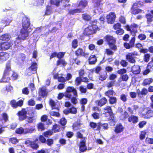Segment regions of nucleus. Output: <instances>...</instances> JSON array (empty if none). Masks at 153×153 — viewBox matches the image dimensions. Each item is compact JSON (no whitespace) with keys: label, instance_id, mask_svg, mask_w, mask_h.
I'll list each match as a JSON object with an SVG mask.
<instances>
[{"label":"nucleus","instance_id":"obj_1","mask_svg":"<svg viewBox=\"0 0 153 153\" xmlns=\"http://www.w3.org/2000/svg\"><path fill=\"white\" fill-rule=\"evenodd\" d=\"M63 97L66 99V100H71V103L74 105L78 102L77 90L74 87H67L64 93H60L58 94L57 98L58 100H61Z\"/></svg>","mask_w":153,"mask_h":153},{"label":"nucleus","instance_id":"obj_2","mask_svg":"<svg viewBox=\"0 0 153 153\" xmlns=\"http://www.w3.org/2000/svg\"><path fill=\"white\" fill-rule=\"evenodd\" d=\"M89 126L94 130L99 131H100L101 130V127L104 130H108L109 128L108 125L106 123L102 124L99 122L97 123L93 122H90L89 123Z\"/></svg>","mask_w":153,"mask_h":153},{"label":"nucleus","instance_id":"obj_3","mask_svg":"<svg viewBox=\"0 0 153 153\" xmlns=\"http://www.w3.org/2000/svg\"><path fill=\"white\" fill-rule=\"evenodd\" d=\"M105 41L107 43L110 48L114 51L117 49V46L115 45L116 43V39L109 35H106L104 38Z\"/></svg>","mask_w":153,"mask_h":153},{"label":"nucleus","instance_id":"obj_4","mask_svg":"<svg viewBox=\"0 0 153 153\" xmlns=\"http://www.w3.org/2000/svg\"><path fill=\"white\" fill-rule=\"evenodd\" d=\"M99 30V27H96L95 25H90L85 29L83 33L85 36H89L95 33L97 30Z\"/></svg>","mask_w":153,"mask_h":153},{"label":"nucleus","instance_id":"obj_5","mask_svg":"<svg viewBox=\"0 0 153 153\" xmlns=\"http://www.w3.org/2000/svg\"><path fill=\"white\" fill-rule=\"evenodd\" d=\"M104 114L106 117L108 116L110 117L109 120H111L112 121L114 122L115 119L114 117V114H113L111 106H107L104 108Z\"/></svg>","mask_w":153,"mask_h":153},{"label":"nucleus","instance_id":"obj_6","mask_svg":"<svg viewBox=\"0 0 153 153\" xmlns=\"http://www.w3.org/2000/svg\"><path fill=\"white\" fill-rule=\"evenodd\" d=\"M138 26L137 25L133 23L131 24L130 26L127 25L125 27L127 30L130 31L131 34H134L133 35V37H135L136 33L137 32V28Z\"/></svg>","mask_w":153,"mask_h":153},{"label":"nucleus","instance_id":"obj_7","mask_svg":"<svg viewBox=\"0 0 153 153\" xmlns=\"http://www.w3.org/2000/svg\"><path fill=\"white\" fill-rule=\"evenodd\" d=\"M29 32L28 29L21 28L20 30V33L18 36V38L20 40L24 41L27 39Z\"/></svg>","mask_w":153,"mask_h":153},{"label":"nucleus","instance_id":"obj_8","mask_svg":"<svg viewBox=\"0 0 153 153\" xmlns=\"http://www.w3.org/2000/svg\"><path fill=\"white\" fill-rule=\"evenodd\" d=\"M138 55L137 52L135 51L132 53H129L126 55V59L130 63H134L136 62L135 57Z\"/></svg>","mask_w":153,"mask_h":153},{"label":"nucleus","instance_id":"obj_9","mask_svg":"<svg viewBox=\"0 0 153 153\" xmlns=\"http://www.w3.org/2000/svg\"><path fill=\"white\" fill-rule=\"evenodd\" d=\"M116 15L114 12H111L107 15L106 19L108 24H114L115 20Z\"/></svg>","mask_w":153,"mask_h":153},{"label":"nucleus","instance_id":"obj_10","mask_svg":"<svg viewBox=\"0 0 153 153\" xmlns=\"http://www.w3.org/2000/svg\"><path fill=\"white\" fill-rule=\"evenodd\" d=\"M27 114V111L25 108H22L20 111H19L16 115L18 117L19 120L22 121L26 119Z\"/></svg>","mask_w":153,"mask_h":153},{"label":"nucleus","instance_id":"obj_11","mask_svg":"<svg viewBox=\"0 0 153 153\" xmlns=\"http://www.w3.org/2000/svg\"><path fill=\"white\" fill-rule=\"evenodd\" d=\"M85 50H83L81 48H78L75 51V54L76 56L77 57H88L89 53H85Z\"/></svg>","mask_w":153,"mask_h":153},{"label":"nucleus","instance_id":"obj_12","mask_svg":"<svg viewBox=\"0 0 153 153\" xmlns=\"http://www.w3.org/2000/svg\"><path fill=\"white\" fill-rule=\"evenodd\" d=\"M22 28L28 29L30 25V19L27 16H25L23 17L22 19Z\"/></svg>","mask_w":153,"mask_h":153},{"label":"nucleus","instance_id":"obj_13","mask_svg":"<svg viewBox=\"0 0 153 153\" xmlns=\"http://www.w3.org/2000/svg\"><path fill=\"white\" fill-rule=\"evenodd\" d=\"M135 41V37H133L131 38L128 42H124L123 44V46L127 49L131 48L134 46Z\"/></svg>","mask_w":153,"mask_h":153},{"label":"nucleus","instance_id":"obj_14","mask_svg":"<svg viewBox=\"0 0 153 153\" xmlns=\"http://www.w3.org/2000/svg\"><path fill=\"white\" fill-rule=\"evenodd\" d=\"M23 101L22 100H20L17 102L15 100L10 101V105L13 108H16L18 107H21L23 105Z\"/></svg>","mask_w":153,"mask_h":153},{"label":"nucleus","instance_id":"obj_15","mask_svg":"<svg viewBox=\"0 0 153 153\" xmlns=\"http://www.w3.org/2000/svg\"><path fill=\"white\" fill-rule=\"evenodd\" d=\"M137 7V3H134L132 5L131 9V14L135 15L142 12V10L138 9Z\"/></svg>","mask_w":153,"mask_h":153},{"label":"nucleus","instance_id":"obj_16","mask_svg":"<svg viewBox=\"0 0 153 153\" xmlns=\"http://www.w3.org/2000/svg\"><path fill=\"white\" fill-rule=\"evenodd\" d=\"M85 138L86 137H84V139L80 141L79 151L80 152H84L87 150V147L86 145Z\"/></svg>","mask_w":153,"mask_h":153},{"label":"nucleus","instance_id":"obj_17","mask_svg":"<svg viewBox=\"0 0 153 153\" xmlns=\"http://www.w3.org/2000/svg\"><path fill=\"white\" fill-rule=\"evenodd\" d=\"M10 42H5L0 43V51H6L8 50L11 46Z\"/></svg>","mask_w":153,"mask_h":153},{"label":"nucleus","instance_id":"obj_18","mask_svg":"<svg viewBox=\"0 0 153 153\" xmlns=\"http://www.w3.org/2000/svg\"><path fill=\"white\" fill-rule=\"evenodd\" d=\"M11 71L10 67V62L8 61L6 64V68L3 74V79L4 78L5 76H9L10 72Z\"/></svg>","mask_w":153,"mask_h":153},{"label":"nucleus","instance_id":"obj_19","mask_svg":"<svg viewBox=\"0 0 153 153\" xmlns=\"http://www.w3.org/2000/svg\"><path fill=\"white\" fill-rule=\"evenodd\" d=\"M107 102V100L105 97H103L100 100H98L95 101V103L97 104V105L100 107L106 104Z\"/></svg>","mask_w":153,"mask_h":153},{"label":"nucleus","instance_id":"obj_20","mask_svg":"<svg viewBox=\"0 0 153 153\" xmlns=\"http://www.w3.org/2000/svg\"><path fill=\"white\" fill-rule=\"evenodd\" d=\"M38 93L39 96L43 98L47 96L48 92L46 88L44 86H43L39 88Z\"/></svg>","mask_w":153,"mask_h":153},{"label":"nucleus","instance_id":"obj_21","mask_svg":"<svg viewBox=\"0 0 153 153\" xmlns=\"http://www.w3.org/2000/svg\"><path fill=\"white\" fill-rule=\"evenodd\" d=\"M9 54L6 52H0V62H3L7 60L9 58Z\"/></svg>","mask_w":153,"mask_h":153},{"label":"nucleus","instance_id":"obj_22","mask_svg":"<svg viewBox=\"0 0 153 153\" xmlns=\"http://www.w3.org/2000/svg\"><path fill=\"white\" fill-rule=\"evenodd\" d=\"M128 121L130 123L135 124L138 121V117L137 116L131 114L128 117Z\"/></svg>","mask_w":153,"mask_h":153},{"label":"nucleus","instance_id":"obj_23","mask_svg":"<svg viewBox=\"0 0 153 153\" xmlns=\"http://www.w3.org/2000/svg\"><path fill=\"white\" fill-rule=\"evenodd\" d=\"M124 127L121 123L117 124L114 127V131L116 134H119L123 132L124 131Z\"/></svg>","mask_w":153,"mask_h":153},{"label":"nucleus","instance_id":"obj_24","mask_svg":"<svg viewBox=\"0 0 153 153\" xmlns=\"http://www.w3.org/2000/svg\"><path fill=\"white\" fill-rule=\"evenodd\" d=\"M131 71L134 75L139 74L140 71V66L138 65H134L131 67Z\"/></svg>","mask_w":153,"mask_h":153},{"label":"nucleus","instance_id":"obj_25","mask_svg":"<svg viewBox=\"0 0 153 153\" xmlns=\"http://www.w3.org/2000/svg\"><path fill=\"white\" fill-rule=\"evenodd\" d=\"M88 1L87 0H80L77 5V7H80L79 9H82V10L87 7Z\"/></svg>","mask_w":153,"mask_h":153},{"label":"nucleus","instance_id":"obj_26","mask_svg":"<svg viewBox=\"0 0 153 153\" xmlns=\"http://www.w3.org/2000/svg\"><path fill=\"white\" fill-rule=\"evenodd\" d=\"M37 65L36 62H32L30 66L28 68V73H31L33 71L36 72L37 69Z\"/></svg>","mask_w":153,"mask_h":153},{"label":"nucleus","instance_id":"obj_27","mask_svg":"<svg viewBox=\"0 0 153 153\" xmlns=\"http://www.w3.org/2000/svg\"><path fill=\"white\" fill-rule=\"evenodd\" d=\"M88 102V100L87 98H81L79 101V103L81 104V111L83 112L85 109V106Z\"/></svg>","mask_w":153,"mask_h":153},{"label":"nucleus","instance_id":"obj_28","mask_svg":"<svg viewBox=\"0 0 153 153\" xmlns=\"http://www.w3.org/2000/svg\"><path fill=\"white\" fill-rule=\"evenodd\" d=\"M137 94L139 97H141L143 96H144L148 93V91L146 88H143L141 91H140L139 89L137 90Z\"/></svg>","mask_w":153,"mask_h":153},{"label":"nucleus","instance_id":"obj_29","mask_svg":"<svg viewBox=\"0 0 153 153\" xmlns=\"http://www.w3.org/2000/svg\"><path fill=\"white\" fill-rule=\"evenodd\" d=\"M84 12V11L82 10V9L79 8L70 10L68 12V14L70 15H73L76 13H83Z\"/></svg>","mask_w":153,"mask_h":153},{"label":"nucleus","instance_id":"obj_30","mask_svg":"<svg viewBox=\"0 0 153 153\" xmlns=\"http://www.w3.org/2000/svg\"><path fill=\"white\" fill-rule=\"evenodd\" d=\"M89 64H94L97 61V59L95 55H91L88 58Z\"/></svg>","mask_w":153,"mask_h":153},{"label":"nucleus","instance_id":"obj_31","mask_svg":"<svg viewBox=\"0 0 153 153\" xmlns=\"http://www.w3.org/2000/svg\"><path fill=\"white\" fill-rule=\"evenodd\" d=\"M153 82V79L152 78H148L144 79L142 83L143 86L149 85Z\"/></svg>","mask_w":153,"mask_h":153},{"label":"nucleus","instance_id":"obj_32","mask_svg":"<svg viewBox=\"0 0 153 153\" xmlns=\"http://www.w3.org/2000/svg\"><path fill=\"white\" fill-rule=\"evenodd\" d=\"M105 95L108 97L109 98L112 97L113 95H116V93L112 89H110L106 91L105 93Z\"/></svg>","mask_w":153,"mask_h":153},{"label":"nucleus","instance_id":"obj_33","mask_svg":"<svg viewBox=\"0 0 153 153\" xmlns=\"http://www.w3.org/2000/svg\"><path fill=\"white\" fill-rule=\"evenodd\" d=\"M81 124V123L78 121L75 122L72 125L73 129L74 131L79 130L80 129Z\"/></svg>","mask_w":153,"mask_h":153},{"label":"nucleus","instance_id":"obj_34","mask_svg":"<svg viewBox=\"0 0 153 153\" xmlns=\"http://www.w3.org/2000/svg\"><path fill=\"white\" fill-rule=\"evenodd\" d=\"M51 130L54 133L58 132L61 131V127L59 125L55 124L53 126Z\"/></svg>","mask_w":153,"mask_h":153},{"label":"nucleus","instance_id":"obj_35","mask_svg":"<svg viewBox=\"0 0 153 153\" xmlns=\"http://www.w3.org/2000/svg\"><path fill=\"white\" fill-rule=\"evenodd\" d=\"M102 1L103 0H94L93 3L94 7L97 8L102 7L103 4V3L102 2Z\"/></svg>","mask_w":153,"mask_h":153},{"label":"nucleus","instance_id":"obj_36","mask_svg":"<svg viewBox=\"0 0 153 153\" xmlns=\"http://www.w3.org/2000/svg\"><path fill=\"white\" fill-rule=\"evenodd\" d=\"M147 19V23L148 24H150L153 21V16L150 13H148L145 15Z\"/></svg>","mask_w":153,"mask_h":153},{"label":"nucleus","instance_id":"obj_37","mask_svg":"<svg viewBox=\"0 0 153 153\" xmlns=\"http://www.w3.org/2000/svg\"><path fill=\"white\" fill-rule=\"evenodd\" d=\"M67 64L64 59H58L56 61V65L58 66L62 65L63 66H65Z\"/></svg>","mask_w":153,"mask_h":153},{"label":"nucleus","instance_id":"obj_38","mask_svg":"<svg viewBox=\"0 0 153 153\" xmlns=\"http://www.w3.org/2000/svg\"><path fill=\"white\" fill-rule=\"evenodd\" d=\"M35 130V126L34 125L31 126L30 127L26 128L25 129V134L32 133Z\"/></svg>","mask_w":153,"mask_h":153},{"label":"nucleus","instance_id":"obj_39","mask_svg":"<svg viewBox=\"0 0 153 153\" xmlns=\"http://www.w3.org/2000/svg\"><path fill=\"white\" fill-rule=\"evenodd\" d=\"M62 0H50V3L51 5L58 7L60 5V3L62 2Z\"/></svg>","mask_w":153,"mask_h":153},{"label":"nucleus","instance_id":"obj_40","mask_svg":"<svg viewBox=\"0 0 153 153\" xmlns=\"http://www.w3.org/2000/svg\"><path fill=\"white\" fill-rule=\"evenodd\" d=\"M82 18L83 20L87 22L91 21V19L90 16L87 13L82 14Z\"/></svg>","mask_w":153,"mask_h":153},{"label":"nucleus","instance_id":"obj_41","mask_svg":"<svg viewBox=\"0 0 153 153\" xmlns=\"http://www.w3.org/2000/svg\"><path fill=\"white\" fill-rule=\"evenodd\" d=\"M144 116L145 118H149L153 116V111L152 110L150 109L148 110L145 114L143 115Z\"/></svg>","mask_w":153,"mask_h":153},{"label":"nucleus","instance_id":"obj_42","mask_svg":"<svg viewBox=\"0 0 153 153\" xmlns=\"http://www.w3.org/2000/svg\"><path fill=\"white\" fill-rule=\"evenodd\" d=\"M49 104L51 106L52 109H56L57 110H59L58 107H56L55 106L56 105V103L52 99H50L49 100Z\"/></svg>","mask_w":153,"mask_h":153},{"label":"nucleus","instance_id":"obj_43","mask_svg":"<svg viewBox=\"0 0 153 153\" xmlns=\"http://www.w3.org/2000/svg\"><path fill=\"white\" fill-rule=\"evenodd\" d=\"M9 39V36L7 33L4 34L0 36V40L2 41H8Z\"/></svg>","mask_w":153,"mask_h":153},{"label":"nucleus","instance_id":"obj_44","mask_svg":"<svg viewBox=\"0 0 153 153\" xmlns=\"http://www.w3.org/2000/svg\"><path fill=\"white\" fill-rule=\"evenodd\" d=\"M37 128L38 131H43L45 130V124L42 123L40 122L37 125Z\"/></svg>","mask_w":153,"mask_h":153},{"label":"nucleus","instance_id":"obj_45","mask_svg":"<svg viewBox=\"0 0 153 153\" xmlns=\"http://www.w3.org/2000/svg\"><path fill=\"white\" fill-rule=\"evenodd\" d=\"M107 76L108 75L106 73H102L100 75L99 79L101 81H103L106 79Z\"/></svg>","mask_w":153,"mask_h":153},{"label":"nucleus","instance_id":"obj_46","mask_svg":"<svg viewBox=\"0 0 153 153\" xmlns=\"http://www.w3.org/2000/svg\"><path fill=\"white\" fill-rule=\"evenodd\" d=\"M30 147L34 149H36L39 147V145L35 141H32L30 146Z\"/></svg>","mask_w":153,"mask_h":153},{"label":"nucleus","instance_id":"obj_47","mask_svg":"<svg viewBox=\"0 0 153 153\" xmlns=\"http://www.w3.org/2000/svg\"><path fill=\"white\" fill-rule=\"evenodd\" d=\"M108 101L110 104L112 105L117 102V99L116 97H112L109 98Z\"/></svg>","mask_w":153,"mask_h":153},{"label":"nucleus","instance_id":"obj_48","mask_svg":"<svg viewBox=\"0 0 153 153\" xmlns=\"http://www.w3.org/2000/svg\"><path fill=\"white\" fill-rule=\"evenodd\" d=\"M15 133L17 134H25V129H24L22 127L17 128L16 130Z\"/></svg>","mask_w":153,"mask_h":153},{"label":"nucleus","instance_id":"obj_49","mask_svg":"<svg viewBox=\"0 0 153 153\" xmlns=\"http://www.w3.org/2000/svg\"><path fill=\"white\" fill-rule=\"evenodd\" d=\"M152 66L150 65V64H149V66H148V64L146 67V69L143 72V75H146L149 74L151 71V70L149 68V67L150 68H151Z\"/></svg>","mask_w":153,"mask_h":153},{"label":"nucleus","instance_id":"obj_50","mask_svg":"<svg viewBox=\"0 0 153 153\" xmlns=\"http://www.w3.org/2000/svg\"><path fill=\"white\" fill-rule=\"evenodd\" d=\"M9 84L8 85H6L4 88H3L4 91H6L7 92H9L13 89V87L11 85L10 82H9Z\"/></svg>","mask_w":153,"mask_h":153},{"label":"nucleus","instance_id":"obj_51","mask_svg":"<svg viewBox=\"0 0 153 153\" xmlns=\"http://www.w3.org/2000/svg\"><path fill=\"white\" fill-rule=\"evenodd\" d=\"M59 123L62 126H64L67 124V120L65 117L60 119Z\"/></svg>","mask_w":153,"mask_h":153},{"label":"nucleus","instance_id":"obj_52","mask_svg":"<svg viewBox=\"0 0 153 153\" xmlns=\"http://www.w3.org/2000/svg\"><path fill=\"white\" fill-rule=\"evenodd\" d=\"M51 13V6L47 5L46 7L45 15H48Z\"/></svg>","mask_w":153,"mask_h":153},{"label":"nucleus","instance_id":"obj_53","mask_svg":"<svg viewBox=\"0 0 153 153\" xmlns=\"http://www.w3.org/2000/svg\"><path fill=\"white\" fill-rule=\"evenodd\" d=\"M72 47L74 49H75L78 46V41L76 39L73 40L71 43Z\"/></svg>","mask_w":153,"mask_h":153},{"label":"nucleus","instance_id":"obj_54","mask_svg":"<svg viewBox=\"0 0 153 153\" xmlns=\"http://www.w3.org/2000/svg\"><path fill=\"white\" fill-rule=\"evenodd\" d=\"M65 52H56V57L59 59L62 58L64 56Z\"/></svg>","mask_w":153,"mask_h":153},{"label":"nucleus","instance_id":"obj_55","mask_svg":"<svg viewBox=\"0 0 153 153\" xmlns=\"http://www.w3.org/2000/svg\"><path fill=\"white\" fill-rule=\"evenodd\" d=\"M91 116L94 119L97 120L100 118V114L97 112H94L92 114Z\"/></svg>","mask_w":153,"mask_h":153},{"label":"nucleus","instance_id":"obj_56","mask_svg":"<svg viewBox=\"0 0 153 153\" xmlns=\"http://www.w3.org/2000/svg\"><path fill=\"white\" fill-rule=\"evenodd\" d=\"M82 82L81 77L79 76L76 78L75 80V82L76 86L80 85Z\"/></svg>","mask_w":153,"mask_h":153},{"label":"nucleus","instance_id":"obj_57","mask_svg":"<svg viewBox=\"0 0 153 153\" xmlns=\"http://www.w3.org/2000/svg\"><path fill=\"white\" fill-rule=\"evenodd\" d=\"M3 78V76L1 79L0 80V82H9V80L10 79V78L9 76H5L4 77V79Z\"/></svg>","mask_w":153,"mask_h":153},{"label":"nucleus","instance_id":"obj_58","mask_svg":"<svg viewBox=\"0 0 153 153\" xmlns=\"http://www.w3.org/2000/svg\"><path fill=\"white\" fill-rule=\"evenodd\" d=\"M115 83V80H111L106 84V86L107 88H109L113 86Z\"/></svg>","mask_w":153,"mask_h":153},{"label":"nucleus","instance_id":"obj_59","mask_svg":"<svg viewBox=\"0 0 153 153\" xmlns=\"http://www.w3.org/2000/svg\"><path fill=\"white\" fill-rule=\"evenodd\" d=\"M70 113L73 114H76L77 113V110L76 108L74 106L69 108Z\"/></svg>","mask_w":153,"mask_h":153},{"label":"nucleus","instance_id":"obj_60","mask_svg":"<svg viewBox=\"0 0 153 153\" xmlns=\"http://www.w3.org/2000/svg\"><path fill=\"white\" fill-rule=\"evenodd\" d=\"M9 141L13 144H16L19 142V140L16 137L10 138Z\"/></svg>","mask_w":153,"mask_h":153},{"label":"nucleus","instance_id":"obj_61","mask_svg":"<svg viewBox=\"0 0 153 153\" xmlns=\"http://www.w3.org/2000/svg\"><path fill=\"white\" fill-rule=\"evenodd\" d=\"M2 120L4 122H6L8 120V117L6 113H3L1 114Z\"/></svg>","mask_w":153,"mask_h":153},{"label":"nucleus","instance_id":"obj_62","mask_svg":"<svg viewBox=\"0 0 153 153\" xmlns=\"http://www.w3.org/2000/svg\"><path fill=\"white\" fill-rule=\"evenodd\" d=\"M150 56L149 54L146 53L144 55L143 57L144 61L146 62H148L150 59Z\"/></svg>","mask_w":153,"mask_h":153},{"label":"nucleus","instance_id":"obj_63","mask_svg":"<svg viewBox=\"0 0 153 153\" xmlns=\"http://www.w3.org/2000/svg\"><path fill=\"white\" fill-rule=\"evenodd\" d=\"M117 77V75L114 73L110 74L109 76V79L110 80H115V79Z\"/></svg>","mask_w":153,"mask_h":153},{"label":"nucleus","instance_id":"obj_64","mask_svg":"<svg viewBox=\"0 0 153 153\" xmlns=\"http://www.w3.org/2000/svg\"><path fill=\"white\" fill-rule=\"evenodd\" d=\"M127 72V70L125 68H122L118 70L117 71V73L120 75H122Z\"/></svg>","mask_w":153,"mask_h":153}]
</instances>
